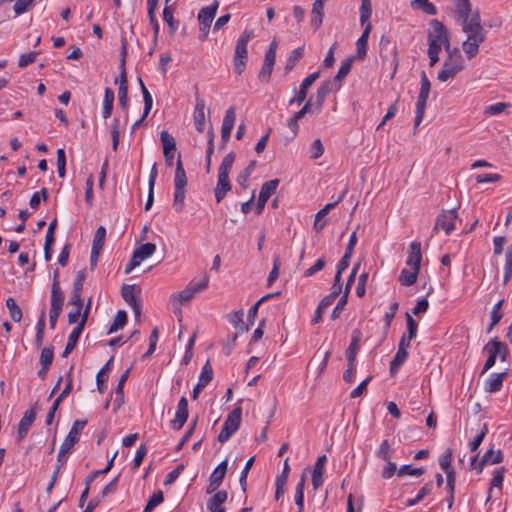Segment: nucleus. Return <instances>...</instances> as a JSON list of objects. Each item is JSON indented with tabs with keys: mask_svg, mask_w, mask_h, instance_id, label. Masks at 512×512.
Masks as SVG:
<instances>
[{
	"mask_svg": "<svg viewBox=\"0 0 512 512\" xmlns=\"http://www.w3.org/2000/svg\"><path fill=\"white\" fill-rule=\"evenodd\" d=\"M164 501V495L162 491L155 492L148 500L144 512H152L156 506Z\"/></svg>",
	"mask_w": 512,
	"mask_h": 512,
	"instance_id": "50",
	"label": "nucleus"
},
{
	"mask_svg": "<svg viewBox=\"0 0 512 512\" xmlns=\"http://www.w3.org/2000/svg\"><path fill=\"white\" fill-rule=\"evenodd\" d=\"M160 139L163 145V154L165 157V163L167 166H172L173 164V152L176 149V141L172 135H170L166 130H163L160 133Z\"/></svg>",
	"mask_w": 512,
	"mask_h": 512,
	"instance_id": "14",
	"label": "nucleus"
},
{
	"mask_svg": "<svg viewBox=\"0 0 512 512\" xmlns=\"http://www.w3.org/2000/svg\"><path fill=\"white\" fill-rule=\"evenodd\" d=\"M455 14L461 22L462 31L467 36H487V31L481 25L480 13L478 10L472 11L470 0H455Z\"/></svg>",
	"mask_w": 512,
	"mask_h": 512,
	"instance_id": "1",
	"label": "nucleus"
},
{
	"mask_svg": "<svg viewBox=\"0 0 512 512\" xmlns=\"http://www.w3.org/2000/svg\"><path fill=\"white\" fill-rule=\"evenodd\" d=\"M418 274L419 269L417 267L411 270L403 269L399 276V282L404 286H412L416 283Z\"/></svg>",
	"mask_w": 512,
	"mask_h": 512,
	"instance_id": "34",
	"label": "nucleus"
},
{
	"mask_svg": "<svg viewBox=\"0 0 512 512\" xmlns=\"http://www.w3.org/2000/svg\"><path fill=\"white\" fill-rule=\"evenodd\" d=\"M371 14H372L371 0H361L360 23L362 26H366V24L369 23Z\"/></svg>",
	"mask_w": 512,
	"mask_h": 512,
	"instance_id": "41",
	"label": "nucleus"
},
{
	"mask_svg": "<svg viewBox=\"0 0 512 512\" xmlns=\"http://www.w3.org/2000/svg\"><path fill=\"white\" fill-rule=\"evenodd\" d=\"M174 11L173 5H165L163 9V20L169 26L170 34H174L179 26V22L174 18Z\"/></svg>",
	"mask_w": 512,
	"mask_h": 512,
	"instance_id": "31",
	"label": "nucleus"
},
{
	"mask_svg": "<svg viewBox=\"0 0 512 512\" xmlns=\"http://www.w3.org/2000/svg\"><path fill=\"white\" fill-rule=\"evenodd\" d=\"M304 55V46H300L292 51V53L289 55L286 65L284 67V73L287 75L297 64V62L303 57Z\"/></svg>",
	"mask_w": 512,
	"mask_h": 512,
	"instance_id": "37",
	"label": "nucleus"
},
{
	"mask_svg": "<svg viewBox=\"0 0 512 512\" xmlns=\"http://www.w3.org/2000/svg\"><path fill=\"white\" fill-rule=\"evenodd\" d=\"M106 238V229L103 226H99L94 234L92 248L93 250L101 251Z\"/></svg>",
	"mask_w": 512,
	"mask_h": 512,
	"instance_id": "44",
	"label": "nucleus"
},
{
	"mask_svg": "<svg viewBox=\"0 0 512 512\" xmlns=\"http://www.w3.org/2000/svg\"><path fill=\"white\" fill-rule=\"evenodd\" d=\"M86 424V420H76L73 423L68 435L66 436L62 445L60 446L58 453V461L62 462L65 460V456L69 453L72 447L79 441L80 433L84 429Z\"/></svg>",
	"mask_w": 512,
	"mask_h": 512,
	"instance_id": "6",
	"label": "nucleus"
},
{
	"mask_svg": "<svg viewBox=\"0 0 512 512\" xmlns=\"http://www.w3.org/2000/svg\"><path fill=\"white\" fill-rule=\"evenodd\" d=\"M85 327V318L80 319L78 325L72 330L68 337L67 344L65 346V349L62 353L63 357H67L76 347V344L84 330Z\"/></svg>",
	"mask_w": 512,
	"mask_h": 512,
	"instance_id": "17",
	"label": "nucleus"
},
{
	"mask_svg": "<svg viewBox=\"0 0 512 512\" xmlns=\"http://www.w3.org/2000/svg\"><path fill=\"white\" fill-rule=\"evenodd\" d=\"M188 418V401L186 397H181L178 406L177 411L175 414V418L171 421V426L175 430H180L184 424L186 423Z\"/></svg>",
	"mask_w": 512,
	"mask_h": 512,
	"instance_id": "15",
	"label": "nucleus"
},
{
	"mask_svg": "<svg viewBox=\"0 0 512 512\" xmlns=\"http://www.w3.org/2000/svg\"><path fill=\"white\" fill-rule=\"evenodd\" d=\"M320 71H316L310 75H308L301 83L300 89L297 94L290 99L289 104H298L300 105L307 97L308 89L311 85L319 78Z\"/></svg>",
	"mask_w": 512,
	"mask_h": 512,
	"instance_id": "11",
	"label": "nucleus"
},
{
	"mask_svg": "<svg viewBox=\"0 0 512 512\" xmlns=\"http://www.w3.org/2000/svg\"><path fill=\"white\" fill-rule=\"evenodd\" d=\"M340 88V85H336L335 82L331 80L324 81L317 89V92L324 96L325 98L333 91H336Z\"/></svg>",
	"mask_w": 512,
	"mask_h": 512,
	"instance_id": "59",
	"label": "nucleus"
},
{
	"mask_svg": "<svg viewBox=\"0 0 512 512\" xmlns=\"http://www.w3.org/2000/svg\"><path fill=\"white\" fill-rule=\"evenodd\" d=\"M362 333L359 329H355L351 335V342L346 351L347 361H355L356 355L359 350V342L361 341Z\"/></svg>",
	"mask_w": 512,
	"mask_h": 512,
	"instance_id": "29",
	"label": "nucleus"
},
{
	"mask_svg": "<svg viewBox=\"0 0 512 512\" xmlns=\"http://www.w3.org/2000/svg\"><path fill=\"white\" fill-rule=\"evenodd\" d=\"M408 357L407 351H399L397 350L396 355L390 363V373L392 375L396 374L401 365L406 361Z\"/></svg>",
	"mask_w": 512,
	"mask_h": 512,
	"instance_id": "42",
	"label": "nucleus"
},
{
	"mask_svg": "<svg viewBox=\"0 0 512 512\" xmlns=\"http://www.w3.org/2000/svg\"><path fill=\"white\" fill-rule=\"evenodd\" d=\"M512 276V245L508 246L505 254V275L504 284H506Z\"/></svg>",
	"mask_w": 512,
	"mask_h": 512,
	"instance_id": "55",
	"label": "nucleus"
},
{
	"mask_svg": "<svg viewBox=\"0 0 512 512\" xmlns=\"http://www.w3.org/2000/svg\"><path fill=\"white\" fill-rule=\"evenodd\" d=\"M503 461V454L501 450H494L491 447L487 450L479 461V473L482 472L484 466L490 464H499Z\"/></svg>",
	"mask_w": 512,
	"mask_h": 512,
	"instance_id": "23",
	"label": "nucleus"
},
{
	"mask_svg": "<svg viewBox=\"0 0 512 512\" xmlns=\"http://www.w3.org/2000/svg\"><path fill=\"white\" fill-rule=\"evenodd\" d=\"M394 453V449L391 447L388 440H384L379 448L376 450V457L382 459L385 462H389L392 459V455Z\"/></svg>",
	"mask_w": 512,
	"mask_h": 512,
	"instance_id": "40",
	"label": "nucleus"
},
{
	"mask_svg": "<svg viewBox=\"0 0 512 512\" xmlns=\"http://www.w3.org/2000/svg\"><path fill=\"white\" fill-rule=\"evenodd\" d=\"M227 469H228V460L225 459L214 469V471L210 475V478L213 479L214 482L218 481V482L222 483V481L225 478V475L227 473Z\"/></svg>",
	"mask_w": 512,
	"mask_h": 512,
	"instance_id": "48",
	"label": "nucleus"
},
{
	"mask_svg": "<svg viewBox=\"0 0 512 512\" xmlns=\"http://www.w3.org/2000/svg\"><path fill=\"white\" fill-rule=\"evenodd\" d=\"M247 45L244 42H237L235 47V72L240 75L243 73L247 61Z\"/></svg>",
	"mask_w": 512,
	"mask_h": 512,
	"instance_id": "20",
	"label": "nucleus"
},
{
	"mask_svg": "<svg viewBox=\"0 0 512 512\" xmlns=\"http://www.w3.org/2000/svg\"><path fill=\"white\" fill-rule=\"evenodd\" d=\"M228 498V493L225 490L217 491L207 502V510L209 512L225 511L222 506Z\"/></svg>",
	"mask_w": 512,
	"mask_h": 512,
	"instance_id": "25",
	"label": "nucleus"
},
{
	"mask_svg": "<svg viewBox=\"0 0 512 512\" xmlns=\"http://www.w3.org/2000/svg\"><path fill=\"white\" fill-rule=\"evenodd\" d=\"M114 92L111 88H106L104 92L102 116L107 119L111 116L113 110Z\"/></svg>",
	"mask_w": 512,
	"mask_h": 512,
	"instance_id": "36",
	"label": "nucleus"
},
{
	"mask_svg": "<svg viewBox=\"0 0 512 512\" xmlns=\"http://www.w3.org/2000/svg\"><path fill=\"white\" fill-rule=\"evenodd\" d=\"M503 302V300H500L494 305L493 310L491 312V323L490 326L488 327V332H491L493 327L496 324H498L499 321L502 319L503 313L501 312V306L503 305Z\"/></svg>",
	"mask_w": 512,
	"mask_h": 512,
	"instance_id": "49",
	"label": "nucleus"
},
{
	"mask_svg": "<svg viewBox=\"0 0 512 512\" xmlns=\"http://www.w3.org/2000/svg\"><path fill=\"white\" fill-rule=\"evenodd\" d=\"M507 107H509V104L506 102H498L489 106H486L484 109V114L493 116L498 115L502 112H504Z\"/></svg>",
	"mask_w": 512,
	"mask_h": 512,
	"instance_id": "57",
	"label": "nucleus"
},
{
	"mask_svg": "<svg viewBox=\"0 0 512 512\" xmlns=\"http://www.w3.org/2000/svg\"><path fill=\"white\" fill-rule=\"evenodd\" d=\"M371 31H372L371 23L366 24L362 35L359 37V39L356 42L357 52H356V55L354 56V59L358 58V59L362 60L366 57L367 43H368V38H369Z\"/></svg>",
	"mask_w": 512,
	"mask_h": 512,
	"instance_id": "22",
	"label": "nucleus"
},
{
	"mask_svg": "<svg viewBox=\"0 0 512 512\" xmlns=\"http://www.w3.org/2000/svg\"><path fill=\"white\" fill-rule=\"evenodd\" d=\"M501 341L497 337L491 339L484 347L485 351L488 352V358L484 364L481 374L487 372L490 368L495 365L498 353L500 352Z\"/></svg>",
	"mask_w": 512,
	"mask_h": 512,
	"instance_id": "12",
	"label": "nucleus"
},
{
	"mask_svg": "<svg viewBox=\"0 0 512 512\" xmlns=\"http://www.w3.org/2000/svg\"><path fill=\"white\" fill-rule=\"evenodd\" d=\"M63 295L60 291L59 285L57 282H54L52 285L51 291V307H60L63 305Z\"/></svg>",
	"mask_w": 512,
	"mask_h": 512,
	"instance_id": "51",
	"label": "nucleus"
},
{
	"mask_svg": "<svg viewBox=\"0 0 512 512\" xmlns=\"http://www.w3.org/2000/svg\"><path fill=\"white\" fill-rule=\"evenodd\" d=\"M431 27L433 28L432 32L428 34V49H435L436 51H441L442 46L444 47L446 53L450 52L453 48L450 46V40L448 35V30L444 26L442 22L437 19H433L430 22Z\"/></svg>",
	"mask_w": 512,
	"mask_h": 512,
	"instance_id": "4",
	"label": "nucleus"
},
{
	"mask_svg": "<svg viewBox=\"0 0 512 512\" xmlns=\"http://www.w3.org/2000/svg\"><path fill=\"white\" fill-rule=\"evenodd\" d=\"M127 322V314L124 310H119L115 316L113 324L110 326L108 330V334H112L117 330L124 327Z\"/></svg>",
	"mask_w": 512,
	"mask_h": 512,
	"instance_id": "45",
	"label": "nucleus"
},
{
	"mask_svg": "<svg viewBox=\"0 0 512 512\" xmlns=\"http://www.w3.org/2000/svg\"><path fill=\"white\" fill-rule=\"evenodd\" d=\"M424 472H425V470L422 467H420V468H412L411 465H403V466H401L398 469L397 475L399 477H401V476L407 474V475L419 477V476L423 475Z\"/></svg>",
	"mask_w": 512,
	"mask_h": 512,
	"instance_id": "58",
	"label": "nucleus"
},
{
	"mask_svg": "<svg viewBox=\"0 0 512 512\" xmlns=\"http://www.w3.org/2000/svg\"><path fill=\"white\" fill-rule=\"evenodd\" d=\"M453 453L451 449H447L439 460V465L443 471L454 469L452 467Z\"/></svg>",
	"mask_w": 512,
	"mask_h": 512,
	"instance_id": "61",
	"label": "nucleus"
},
{
	"mask_svg": "<svg viewBox=\"0 0 512 512\" xmlns=\"http://www.w3.org/2000/svg\"><path fill=\"white\" fill-rule=\"evenodd\" d=\"M242 408L235 407L226 417L218 441L225 443L239 429L241 424Z\"/></svg>",
	"mask_w": 512,
	"mask_h": 512,
	"instance_id": "5",
	"label": "nucleus"
},
{
	"mask_svg": "<svg viewBox=\"0 0 512 512\" xmlns=\"http://www.w3.org/2000/svg\"><path fill=\"white\" fill-rule=\"evenodd\" d=\"M121 295L127 304L132 308L136 317L141 315V303L135 295V285H123Z\"/></svg>",
	"mask_w": 512,
	"mask_h": 512,
	"instance_id": "13",
	"label": "nucleus"
},
{
	"mask_svg": "<svg viewBox=\"0 0 512 512\" xmlns=\"http://www.w3.org/2000/svg\"><path fill=\"white\" fill-rule=\"evenodd\" d=\"M32 426V408L27 410L18 426V440H22Z\"/></svg>",
	"mask_w": 512,
	"mask_h": 512,
	"instance_id": "35",
	"label": "nucleus"
},
{
	"mask_svg": "<svg viewBox=\"0 0 512 512\" xmlns=\"http://www.w3.org/2000/svg\"><path fill=\"white\" fill-rule=\"evenodd\" d=\"M326 462H327L326 455H322V456L318 457V459L315 463L314 470L312 473V485H313L314 490H317L323 484V473H324V466H325Z\"/></svg>",
	"mask_w": 512,
	"mask_h": 512,
	"instance_id": "24",
	"label": "nucleus"
},
{
	"mask_svg": "<svg viewBox=\"0 0 512 512\" xmlns=\"http://www.w3.org/2000/svg\"><path fill=\"white\" fill-rule=\"evenodd\" d=\"M235 160V154L233 152L228 153L222 160V163L219 167L218 173L229 175V172L232 168V165Z\"/></svg>",
	"mask_w": 512,
	"mask_h": 512,
	"instance_id": "54",
	"label": "nucleus"
},
{
	"mask_svg": "<svg viewBox=\"0 0 512 512\" xmlns=\"http://www.w3.org/2000/svg\"><path fill=\"white\" fill-rule=\"evenodd\" d=\"M112 149L116 151L119 145V119L114 118L111 124Z\"/></svg>",
	"mask_w": 512,
	"mask_h": 512,
	"instance_id": "62",
	"label": "nucleus"
},
{
	"mask_svg": "<svg viewBox=\"0 0 512 512\" xmlns=\"http://www.w3.org/2000/svg\"><path fill=\"white\" fill-rule=\"evenodd\" d=\"M506 377V373L492 374L491 378L487 380L485 390L489 393H495L502 388L503 381Z\"/></svg>",
	"mask_w": 512,
	"mask_h": 512,
	"instance_id": "33",
	"label": "nucleus"
},
{
	"mask_svg": "<svg viewBox=\"0 0 512 512\" xmlns=\"http://www.w3.org/2000/svg\"><path fill=\"white\" fill-rule=\"evenodd\" d=\"M465 61L458 48H453L447 52V58L444 60L442 70L439 71L437 79L440 82H446L454 78L459 72L464 70Z\"/></svg>",
	"mask_w": 512,
	"mask_h": 512,
	"instance_id": "2",
	"label": "nucleus"
},
{
	"mask_svg": "<svg viewBox=\"0 0 512 512\" xmlns=\"http://www.w3.org/2000/svg\"><path fill=\"white\" fill-rule=\"evenodd\" d=\"M116 456H117V452H115V453L113 454V456H112V457H111V459L108 461L107 466H106L104 469H102V470H95V471H93V472H92V473H91V474L86 478L85 483H86L87 485H90V484L95 480V478H96L97 476H99V475H101V474H106V473H108V472L111 470V468L113 467L114 459L116 458Z\"/></svg>",
	"mask_w": 512,
	"mask_h": 512,
	"instance_id": "52",
	"label": "nucleus"
},
{
	"mask_svg": "<svg viewBox=\"0 0 512 512\" xmlns=\"http://www.w3.org/2000/svg\"><path fill=\"white\" fill-rule=\"evenodd\" d=\"M218 7L219 2L217 0H214V2L210 6L202 8L199 11L197 17L199 26H203V29H206V27H210L217 13Z\"/></svg>",
	"mask_w": 512,
	"mask_h": 512,
	"instance_id": "16",
	"label": "nucleus"
},
{
	"mask_svg": "<svg viewBox=\"0 0 512 512\" xmlns=\"http://www.w3.org/2000/svg\"><path fill=\"white\" fill-rule=\"evenodd\" d=\"M121 60H120V76H119V87H128L127 75L125 69L126 55H127V40L125 37L121 39Z\"/></svg>",
	"mask_w": 512,
	"mask_h": 512,
	"instance_id": "30",
	"label": "nucleus"
},
{
	"mask_svg": "<svg viewBox=\"0 0 512 512\" xmlns=\"http://www.w3.org/2000/svg\"><path fill=\"white\" fill-rule=\"evenodd\" d=\"M458 218L457 209L444 210L438 215L434 230L443 229L449 235L455 229V220Z\"/></svg>",
	"mask_w": 512,
	"mask_h": 512,
	"instance_id": "9",
	"label": "nucleus"
},
{
	"mask_svg": "<svg viewBox=\"0 0 512 512\" xmlns=\"http://www.w3.org/2000/svg\"><path fill=\"white\" fill-rule=\"evenodd\" d=\"M243 315L242 309L228 315L229 322L238 329V333L247 332L249 330V325L245 324L243 321Z\"/></svg>",
	"mask_w": 512,
	"mask_h": 512,
	"instance_id": "32",
	"label": "nucleus"
},
{
	"mask_svg": "<svg viewBox=\"0 0 512 512\" xmlns=\"http://www.w3.org/2000/svg\"><path fill=\"white\" fill-rule=\"evenodd\" d=\"M193 119L196 130L200 133L203 132L205 128V101L198 97L196 98Z\"/></svg>",
	"mask_w": 512,
	"mask_h": 512,
	"instance_id": "21",
	"label": "nucleus"
},
{
	"mask_svg": "<svg viewBox=\"0 0 512 512\" xmlns=\"http://www.w3.org/2000/svg\"><path fill=\"white\" fill-rule=\"evenodd\" d=\"M212 378H213L212 366L210 364V361L207 360L206 363L204 364V366L202 367L198 382L207 386L210 383V381L212 380Z\"/></svg>",
	"mask_w": 512,
	"mask_h": 512,
	"instance_id": "53",
	"label": "nucleus"
},
{
	"mask_svg": "<svg viewBox=\"0 0 512 512\" xmlns=\"http://www.w3.org/2000/svg\"><path fill=\"white\" fill-rule=\"evenodd\" d=\"M504 473H505V468L504 467H500V468H498L494 472V475H493V478H492V481H491L490 490L493 487L499 488V489L502 488V483H503V480H504Z\"/></svg>",
	"mask_w": 512,
	"mask_h": 512,
	"instance_id": "63",
	"label": "nucleus"
},
{
	"mask_svg": "<svg viewBox=\"0 0 512 512\" xmlns=\"http://www.w3.org/2000/svg\"><path fill=\"white\" fill-rule=\"evenodd\" d=\"M230 190L231 184L229 182V175L218 173V181L214 191L217 203L221 202Z\"/></svg>",
	"mask_w": 512,
	"mask_h": 512,
	"instance_id": "27",
	"label": "nucleus"
},
{
	"mask_svg": "<svg viewBox=\"0 0 512 512\" xmlns=\"http://www.w3.org/2000/svg\"><path fill=\"white\" fill-rule=\"evenodd\" d=\"M422 260L421 245L419 242H412L409 245L408 259L406 264L411 268L417 267L420 270Z\"/></svg>",
	"mask_w": 512,
	"mask_h": 512,
	"instance_id": "26",
	"label": "nucleus"
},
{
	"mask_svg": "<svg viewBox=\"0 0 512 512\" xmlns=\"http://www.w3.org/2000/svg\"><path fill=\"white\" fill-rule=\"evenodd\" d=\"M324 1L325 0H315L312 6L311 11V25L317 30L323 21L324 16Z\"/></svg>",
	"mask_w": 512,
	"mask_h": 512,
	"instance_id": "28",
	"label": "nucleus"
},
{
	"mask_svg": "<svg viewBox=\"0 0 512 512\" xmlns=\"http://www.w3.org/2000/svg\"><path fill=\"white\" fill-rule=\"evenodd\" d=\"M6 307L9 310L10 317L13 321L19 322L22 318L21 308L17 305L16 301L13 298H8L6 300Z\"/></svg>",
	"mask_w": 512,
	"mask_h": 512,
	"instance_id": "43",
	"label": "nucleus"
},
{
	"mask_svg": "<svg viewBox=\"0 0 512 512\" xmlns=\"http://www.w3.org/2000/svg\"><path fill=\"white\" fill-rule=\"evenodd\" d=\"M155 251L156 245L153 243H145L136 248L129 263L125 267V273L129 274L134 268L139 266L142 261L152 256Z\"/></svg>",
	"mask_w": 512,
	"mask_h": 512,
	"instance_id": "8",
	"label": "nucleus"
},
{
	"mask_svg": "<svg viewBox=\"0 0 512 512\" xmlns=\"http://www.w3.org/2000/svg\"><path fill=\"white\" fill-rule=\"evenodd\" d=\"M279 179H272L269 181H266L260 190L257 206H256V213L261 214L265 204L267 203L268 199L272 196V194L275 193L278 185H279Z\"/></svg>",
	"mask_w": 512,
	"mask_h": 512,
	"instance_id": "10",
	"label": "nucleus"
},
{
	"mask_svg": "<svg viewBox=\"0 0 512 512\" xmlns=\"http://www.w3.org/2000/svg\"><path fill=\"white\" fill-rule=\"evenodd\" d=\"M427 99L428 98L418 96V100H417V103H416V116H415V122H414V128L415 129L422 122V119H423L424 113H425Z\"/></svg>",
	"mask_w": 512,
	"mask_h": 512,
	"instance_id": "46",
	"label": "nucleus"
},
{
	"mask_svg": "<svg viewBox=\"0 0 512 512\" xmlns=\"http://www.w3.org/2000/svg\"><path fill=\"white\" fill-rule=\"evenodd\" d=\"M279 294H280L279 292L267 294V295L261 297L254 305H252L251 308L248 311V316H247L248 325L249 324L253 325L254 320H255V318L257 316L258 310H259V306L261 305V303H263L267 299H270L272 297L278 296Z\"/></svg>",
	"mask_w": 512,
	"mask_h": 512,
	"instance_id": "39",
	"label": "nucleus"
},
{
	"mask_svg": "<svg viewBox=\"0 0 512 512\" xmlns=\"http://www.w3.org/2000/svg\"><path fill=\"white\" fill-rule=\"evenodd\" d=\"M273 65L271 64H266V63H263V66L258 74V79L261 81V82H264V83H268L270 81V78H271V74H272V71H273Z\"/></svg>",
	"mask_w": 512,
	"mask_h": 512,
	"instance_id": "64",
	"label": "nucleus"
},
{
	"mask_svg": "<svg viewBox=\"0 0 512 512\" xmlns=\"http://www.w3.org/2000/svg\"><path fill=\"white\" fill-rule=\"evenodd\" d=\"M256 161H251L248 166L244 169L242 173H240L237 177V182L240 186H242L244 189L248 187V179L255 169Z\"/></svg>",
	"mask_w": 512,
	"mask_h": 512,
	"instance_id": "47",
	"label": "nucleus"
},
{
	"mask_svg": "<svg viewBox=\"0 0 512 512\" xmlns=\"http://www.w3.org/2000/svg\"><path fill=\"white\" fill-rule=\"evenodd\" d=\"M53 349L50 347H45L42 349L41 356H40V364L42 365L44 370H47V368L51 365L53 361Z\"/></svg>",
	"mask_w": 512,
	"mask_h": 512,
	"instance_id": "60",
	"label": "nucleus"
},
{
	"mask_svg": "<svg viewBox=\"0 0 512 512\" xmlns=\"http://www.w3.org/2000/svg\"><path fill=\"white\" fill-rule=\"evenodd\" d=\"M254 461H255V456H252L248 459V461L246 462V464L241 472L240 478H239L240 486L244 492L246 491V486H247V475L249 474V471H250L251 467L253 466Z\"/></svg>",
	"mask_w": 512,
	"mask_h": 512,
	"instance_id": "56",
	"label": "nucleus"
},
{
	"mask_svg": "<svg viewBox=\"0 0 512 512\" xmlns=\"http://www.w3.org/2000/svg\"><path fill=\"white\" fill-rule=\"evenodd\" d=\"M486 37H472L467 36V39L462 43V49L468 59L474 58L479 52V46L485 41Z\"/></svg>",
	"mask_w": 512,
	"mask_h": 512,
	"instance_id": "19",
	"label": "nucleus"
},
{
	"mask_svg": "<svg viewBox=\"0 0 512 512\" xmlns=\"http://www.w3.org/2000/svg\"><path fill=\"white\" fill-rule=\"evenodd\" d=\"M209 284V276L207 274L204 275L203 279L199 283H189L188 286L180 291L179 293L173 294L171 296V301L173 304L176 302L179 305L185 304L194 298L195 293L202 291L207 288Z\"/></svg>",
	"mask_w": 512,
	"mask_h": 512,
	"instance_id": "7",
	"label": "nucleus"
},
{
	"mask_svg": "<svg viewBox=\"0 0 512 512\" xmlns=\"http://www.w3.org/2000/svg\"><path fill=\"white\" fill-rule=\"evenodd\" d=\"M187 176L184 170L181 156H178L174 176V198L173 207L176 212H181L185 207Z\"/></svg>",
	"mask_w": 512,
	"mask_h": 512,
	"instance_id": "3",
	"label": "nucleus"
},
{
	"mask_svg": "<svg viewBox=\"0 0 512 512\" xmlns=\"http://www.w3.org/2000/svg\"><path fill=\"white\" fill-rule=\"evenodd\" d=\"M236 119L235 107L231 106L225 113L221 127V138L223 142L228 141Z\"/></svg>",
	"mask_w": 512,
	"mask_h": 512,
	"instance_id": "18",
	"label": "nucleus"
},
{
	"mask_svg": "<svg viewBox=\"0 0 512 512\" xmlns=\"http://www.w3.org/2000/svg\"><path fill=\"white\" fill-rule=\"evenodd\" d=\"M354 57H350L345 59L338 70V73L336 76L331 80L332 82H335L336 85H340V82L347 76V74L350 72L352 63H353Z\"/></svg>",
	"mask_w": 512,
	"mask_h": 512,
	"instance_id": "38",
	"label": "nucleus"
}]
</instances>
